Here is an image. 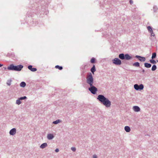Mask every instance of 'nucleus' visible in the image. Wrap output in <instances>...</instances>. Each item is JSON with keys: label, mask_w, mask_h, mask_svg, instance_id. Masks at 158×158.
Masks as SVG:
<instances>
[{"label": "nucleus", "mask_w": 158, "mask_h": 158, "mask_svg": "<svg viewBox=\"0 0 158 158\" xmlns=\"http://www.w3.org/2000/svg\"><path fill=\"white\" fill-rule=\"evenodd\" d=\"M15 66L12 64H10L9 66L7 67V69L9 70H15Z\"/></svg>", "instance_id": "nucleus-9"}, {"label": "nucleus", "mask_w": 158, "mask_h": 158, "mask_svg": "<svg viewBox=\"0 0 158 158\" xmlns=\"http://www.w3.org/2000/svg\"><path fill=\"white\" fill-rule=\"evenodd\" d=\"M125 59L127 60H129L132 58V57L130 56L128 54H126L125 55Z\"/></svg>", "instance_id": "nucleus-12"}, {"label": "nucleus", "mask_w": 158, "mask_h": 158, "mask_svg": "<svg viewBox=\"0 0 158 158\" xmlns=\"http://www.w3.org/2000/svg\"><path fill=\"white\" fill-rule=\"evenodd\" d=\"M26 98H27V97L26 96H24V97H23L20 98H19V99L20 100H22L25 99Z\"/></svg>", "instance_id": "nucleus-30"}, {"label": "nucleus", "mask_w": 158, "mask_h": 158, "mask_svg": "<svg viewBox=\"0 0 158 158\" xmlns=\"http://www.w3.org/2000/svg\"><path fill=\"white\" fill-rule=\"evenodd\" d=\"M130 3L131 4L133 3V2L132 0H130Z\"/></svg>", "instance_id": "nucleus-33"}, {"label": "nucleus", "mask_w": 158, "mask_h": 158, "mask_svg": "<svg viewBox=\"0 0 158 158\" xmlns=\"http://www.w3.org/2000/svg\"><path fill=\"white\" fill-rule=\"evenodd\" d=\"M150 62L151 63H152V64H156V61L154 60H150Z\"/></svg>", "instance_id": "nucleus-27"}, {"label": "nucleus", "mask_w": 158, "mask_h": 158, "mask_svg": "<svg viewBox=\"0 0 158 158\" xmlns=\"http://www.w3.org/2000/svg\"><path fill=\"white\" fill-rule=\"evenodd\" d=\"M55 152H59V150L58 148H56V149L55 150Z\"/></svg>", "instance_id": "nucleus-32"}, {"label": "nucleus", "mask_w": 158, "mask_h": 158, "mask_svg": "<svg viewBox=\"0 0 158 158\" xmlns=\"http://www.w3.org/2000/svg\"><path fill=\"white\" fill-rule=\"evenodd\" d=\"M156 54L155 52L153 53L152 54V58L153 59L156 58Z\"/></svg>", "instance_id": "nucleus-25"}, {"label": "nucleus", "mask_w": 158, "mask_h": 158, "mask_svg": "<svg viewBox=\"0 0 158 158\" xmlns=\"http://www.w3.org/2000/svg\"><path fill=\"white\" fill-rule=\"evenodd\" d=\"M86 82L90 86L93 85L94 83V79L91 73H88L86 77Z\"/></svg>", "instance_id": "nucleus-2"}, {"label": "nucleus", "mask_w": 158, "mask_h": 158, "mask_svg": "<svg viewBox=\"0 0 158 158\" xmlns=\"http://www.w3.org/2000/svg\"><path fill=\"white\" fill-rule=\"evenodd\" d=\"M144 66L146 68H149L151 67V65L150 64H149L148 63H145Z\"/></svg>", "instance_id": "nucleus-17"}, {"label": "nucleus", "mask_w": 158, "mask_h": 158, "mask_svg": "<svg viewBox=\"0 0 158 158\" xmlns=\"http://www.w3.org/2000/svg\"><path fill=\"white\" fill-rule=\"evenodd\" d=\"M60 122H61L60 120L58 119V120H56V121H54L53 122V123L54 124H57Z\"/></svg>", "instance_id": "nucleus-23"}, {"label": "nucleus", "mask_w": 158, "mask_h": 158, "mask_svg": "<svg viewBox=\"0 0 158 158\" xmlns=\"http://www.w3.org/2000/svg\"><path fill=\"white\" fill-rule=\"evenodd\" d=\"M2 66H3V64H0V67H1Z\"/></svg>", "instance_id": "nucleus-35"}, {"label": "nucleus", "mask_w": 158, "mask_h": 158, "mask_svg": "<svg viewBox=\"0 0 158 158\" xmlns=\"http://www.w3.org/2000/svg\"><path fill=\"white\" fill-rule=\"evenodd\" d=\"M143 72H144V70H143Z\"/></svg>", "instance_id": "nucleus-36"}, {"label": "nucleus", "mask_w": 158, "mask_h": 158, "mask_svg": "<svg viewBox=\"0 0 158 158\" xmlns=\"http://www.w3.org/2000/svg\"><path fill=\"white\" fill-rule=\"evenodd\" d=\"M134 88L136 90H142L143 88V84H140L139 85H138L136 84L134 85Z\"/></svg>", "instance_id": "nucleus-4"}, {"label": "nucleus", "mask_w": 158, "mask_h": 158, "mask_svg": "<svg viewBox=\"0 0 158 158\" xmlns=\"http://www.w3.org/2000/svg\"><path fill=\"white\" fill-rule=\"evenodd\" d=\"M21 101H20V100L19 99L17 100L16 101V103L19 105L20 104H21Z\"/></svg>", "instance_id": "nucleus-29"}, {"label": "nucleus", "mask_w": 158, "mask_h": 158, "mask_svg": "<svg viewBox=\"0 0 158 158\" xmlns=\"http://www.w3.org/2000/svg\"><path fill=\"white\" fill-rule=\"evenodd\" d=\"M133 65L136 67H139V64L138 62H135L133 64Z\"/></svg>", "instance_id": "nucleus-21"}, {"label": "nucleus", "mask_w": 158, "mask_h": 158, "mask_svg": "<svg viewBox=\"0 0 158 158\" xmlns=\"http://www.w3.org/2000/svg\"><path fill=\"white\" fill-rule=\"evenodd\" d=\"M26 85V83L24 82H22L20 84V86L22 87H24Z\"/></svg>", "instance_id": "nucleus-19"}, {"label": "nucleus", "mask_w": 158, "mask_h": 158, "mask_svg": "<svg viewBox=\"0 0 158 158\" xmlns=\"http://www.w3.org/2000/svg\"><path fill=\"white\" fill-rule=\"evenodd\" d=\"M156 69V65H154L152 66V71H155Z\"/></svg>", "instance_id": "nucleus-24"}, {"label": "nucleus", "mask_w": 158, "mask_h": 158, "mask_svg": "<svg viewBox=\"0 0 158 158\" xmlns=\"http://www.w3.org/2000/svg\"><path fill=\"white\" fill-rule=\"evenodd\" d=\"M95 59L94 58H92L90 60V62L92 63H94L95 62Z\"/></svg>", "instance_id": "nucleus-28"}, {"label": "nucleus", "mask_w": 158, "mask_h": 158, "mask_svg": "<svg viewBox=\"0 0 158 158\" xmlns=\"http://www.w3.org/2000/svg\"><path fill=\"white\" fill-rule=\"evenodd\" d=\"M55 68L56 69H58L60 70H61L63 69V68L62 66H60L59 65L56 66Z\"/></svg>", "instance_id": "nucleus-22"}, {"label": "nucleus", "mask_w": 158, "mask_h": 158, "mask_svg": "<svg viewBox=\"0 0 158 158\" xmlns=\"http://www.w3.org/2000/svg\"><path fill=\"white\" fill-rule=\"evenodd\" d=\"M23 66L21 65H19L15 66V71H20L23 68Z\"/></svg>", "instance_id": "nucleus-6"}, {"label": "nucleus", "mask_w": 158, "mask_h": 158, "mask_svg": "<svg viewBox=\"0 0 158 158\" xmlns=\"http://www.w3.org/2000/svg\"><path fill=\"white\" fill-rule=\"evenodd\" d=\"M94 158H97V156L96 155H94L93 156Z\"/></svg>", "instance_id": "nucleus-34"}, {"label": "nucleus", "mask_w": 158, "mask_h": 158, "mask_svg": "<svg viewBox=\"0 0 158 158\" xmlns=\"http://www.w3.org/2000/svg\"><path fill=\"white\" fill-rule=\"evenodd\" d=\"M135 57L138 58L139 60L141 61H144L145 60V58L143 57H142L139 56H136Z\"/></svg>", "instance_id": "nucleus-7"}, {"label": "nucleus", "mask_w": 158, "mask_h": 158, "mask_svg": "<svg viewBox=\"0 0 158 158\" xmlns=\"http://www.w3.org/2000/svg\"><path fill=\"white\" fill-rule=\"evenodd\" d=\"M91 72H92L93 74H94V72L96 71V69L95 68V67L94 65L93 67L90 70Z\"/></svg>", "instance_id": "nucleus-18"}, {"label": "nucleus", "mask_w": 158, "mask_h": 158, "mask_svg": "<svg viewBox=\"0 0 158 158\" xmlns=\"http://www.w3.org/2000/svg\"><path fill=\"white\" fill-rule=\"evenodd\" d=\"M147 29L151 33L153 32V31L152 30L151 28V27L150 26H148L147 27Z\"/></svg>", "instance_id": "nucleus-20"}, {"label": "nucleus", "mask_w": 158, "mask_h": 158, "mask_svg": "<svg viewBox=\"0 0 158 158\" xmlns=\"http://www.w3.org/2000/svg\"><path fill=\"white\" fill-rule=\"evenodd\" d=\"M54 137L53 135L52 134H48L47 135L48 139H53Z\"/></svg>", "instance_id": "nucleus-13"}, {"label": "nucleus", "mask_w": 158, "mask_h": 158, "mask_svg": "<svg viewBox=\"0 0 158 158\" xmlns=\"http://www.w3.org/2000/svg\"><path fill=\"white\" fill-rule=\"evenodd\" d=\"M16 132V129L15 128H13L10 131V135H15Z\"/></svg>", "instance_id": "nucleus-8"}, {"label": "nucleus", "mask_w": 158, "mask_h": 158, "mask_svg": "<svg viewBox=\"0 0 158 158\" xmlns=\"http://www.w3.org/2000/svg\"><path fill=\"white\" fill-rule=\"evenodd\" d=\"M157 62H158V60H157Z\"/></svg>", "instance_id": "nucleus-37"}, {"label": "nucleus", "mask_w": 158, "mask_h": 158, "mask_svg": "<svg viewBox=\"0 0 158 158\" xmlns=\"http://www.w3.org/2000/svg\"><path fill=\"white\" fill-rule=\"evenodd\" d=\"M125 55L123 53L120 54L119 55V57L122 60L125 59Z\"/></svg>", "instance_id": "nucleus-15"}, {"label": "nucleus", "mask_w": 158, "mask_h": 158, "mask_svg": "<svg viewBox=\"0 0 158 158\" xmlns=\"http://www.w3.org/2000/svg\"><path fill=\"white\" fill-rule=\"evenodd\" d=\"M90 87L89 88V90L93 94H96L97 91V88L93 85L90 86Z\"/></svg>", "instance_id": "nucleus-3"}, {"label": "nucleus", "mask_w": 158, "mask_h": 158, "mask_svg": "<svg viewBox=\"0 0 158 158\" xmlns=\"http://www.w3.org/2000/svg\"><path fill=\"white\" fill-rule=\"evenodd\" d=\"M32 65H29L28 66V68L32 72H35L37 70V69L35 68H32Z\"/></svg>", "instance_id": "nucleus-10"}, {"label": "nucleus", "mask_w": 158, "mask_h": 158, "mask_svg": "<svg viewBox=\"0 0 158 158\" xmlns=\"http://www.w3.org/2000/svg\"><path fill=\"white\" fill-rule=\"evenodd\" d=\"M11 81H12L11 80H8L7 81V84L8 85H11Z\"/></svg>", "instance_id": "nucleus-26"}, {"label": "nucleus", "mask_w": 158, "mask_h": 158, "mask_svg": "<svg viewBox=\"0 0 158 158\" xmlns=\"http://www.w3.org/2000/svg\"><path fill=\"white\" fill-rule=\"evenodd\" d=\"M113 62L114 64L117 65H120L121 64V60L118 58H115L113 60Z\"/></svg>", "instance_id": "nucleus-5"}, {"label": "nucleus", "mask_w": 158, "mask_h": 158, "mask_svg": "<svg viewBox=\"0 0 158 158\" xmlns=\"http://www.w3.org/2000/svg\"><path fill=\"white\" fill-rule=\"evenodd\" d=\"M47 146V144L46 143H44L42 144L40 146V148H41L43 149Z\"/></svg>", "instance_id": "nucleus-14"}, {"label": "nucleus", "mask_w": 158, "mask_h": 158, "mask_svg": "<svg viewBox=\"0 0 158 158\" xmlns=\"http://www.w3.org/2000/svg\"><path fill=\"white\" fill-rule=\"evenodd\" d=\"M125 130V131L127 132H129L130 131V127L128 126H125L124 128Z\"/></svg>", "instance_id": "nucleus-16"}, {"label": "nucleus", "mask_w": 158, "mask_h": 158, "mask_svg": "<svg viewBox=\"0 0 158 158\" xmlns=\"http://www.w3.org/2000/svg\"><path fill=\"white\" fill-rule=\"evenodd\" d=\"M97 99L106 107H109L111 105V102L108 99L106 98L103 95H99Z\"/></svg>", "instance_id": "nucleus-1"}, {"label": "nucleus", "mask_w": 158, "mask_h": 158, "mask_svg": "<svg viewBox=\"0 0 158 158\" xmlns=\"http://www.w3.org/2000/svg\"><path fill=\"white\" fill-rule=\"evenodd\" d=\"M133 109L135 112H139L140 110V108L137 106H134L133 107Z\"/></svg>", "instance_id": "nucleus-11"}, {"label": "nucleus", "mask_w": 158, "mask_h": 158, "mask_svg": "<svg viewBox=\"0 0 158 158\" xmlns=\"http://www.w3.org/2000/svg\"><path fill=\"white\" fill-rule=\"evenodd\" d=\"M71 150L73 152H75L76 150V148L74 147H72L71 148Z\"/></svg>", "instance_id": "nucleus-31"}]
</instances>
